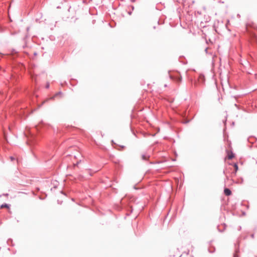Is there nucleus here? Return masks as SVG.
Here are the masks:
<instances>
[{"label":"nucleus","instance_id":"nucleus-1","mask_svg":"<svg viewBox=\"0 0 257 257\" xmlns=\"http://www.w3.org/2000/svg\"><path fill=\"white\" fill-rule=\"evenodd\" d=\"M171 78L174 80V81H176L177 82L180 83L181 81L182 78L180 76L179 74H177L176 75L174 76H171Z\"/></svg>","mask_w":257,"mask_h":257},{"label":"nucleus","instance_id":"nucleus-4","mask_svg":"<svg viewBox=\"0 0 257 257\" xmlns=\"http://www.w3.org/2000/svg\"><path fill=\"white\" fill-rule=\"evenodd\" d=\"M149 156L148 155H146L145 154H142L141 155V158L142 160H147L149 158Z\"/></svg>","mask_w":257,"mask_h":257},{"label":"nucleus","instance_id":"nucleus-2","mask_svg":"<svg viewBox=\"0 0 257 257\" xmlns=\"http://www.w3.org/2000/svg\"><path fill=\"white\" fill-rule=\"evenodd\" d=\"M224 193L226 196H229L231 194V191L228 188L224 189Z\"/></svg>","mask_w":257,"mask_h":257},{"label":"nucleus","instance_id":"nucleus-5","mask_svg":"<svg viewBox=\"0 0 257 257\" xmlns=\"http://www.w3.org/2000/svg\"><path fill=\"white\" fill-rule=\"evenodd\" d=\"M233 166H234V169H235V171H237V170H238V166H237V165L236 164H234V165H233Z\"/></svg>","mask_w":257,"mask_h":257},{"label":"nucleus","instance_id":"nucleus-6","mask_svg":"<svg viewBox=\"0 0 257 257\" xmlns=\"http://www.w3.org/2000/svg\"><path fill=\"white\" fill-rule=\"evenodd\" d=\"M1 207L2 208H4V207H6V208H8V205L7 204H4V205H2L1 206Z\"/></svg>","mask_w":257,"mask_h":257},{"label":"nucleus","instance_id":"nucleus-3","mask_svg":"<svg viewBox=\"0 0 257 257\" xmlns=\"http://www.w3.org/2000/svg\"><path fill=\"white\" fill-rule=\"evenodd\" d=\"M234 154H233L232 152H228V159H232L233 157H234Z\"/></svg>","mask_w":257,"mask_h":257},{"label":"nucleus","instance_id":"nucleus-8","mask_svg":"<svg viewBox=\"0 0 257 257\" xmlns=\"http://www.w3.org/2000/svg\"><path fill=\"white\" fill-rule=\"evenodd\" d=\"M11 159L12 160H13L14 159L13 157H11Z\"/></svg>","mask_w":257,"mask_h":257},{"label":"nucleus","instance_id":"nucleus-7","mask_svg":"<svg viewBox=\"0 0 257 257\" xmlns=\"http://www.w3.org/2000/svg\"><path fill=\"white\" fill-rule=\"evenodd\" d=\"M49 86V85L48 84L47 85H46V88H48Z\"/></svg>","mask_w":257,"mask_h":257}]
</instances>
